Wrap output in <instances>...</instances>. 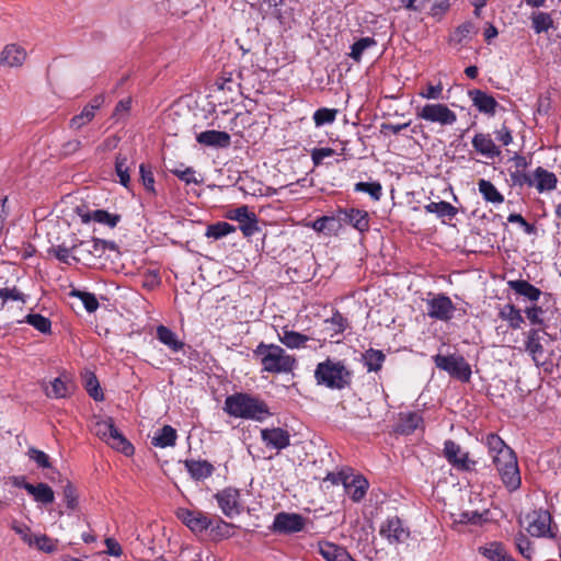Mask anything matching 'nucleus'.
Segmentation results:
<instances>
[{
    "label": "nucleus",
    "instance_id": "9d476101",
    "mask_svg": "<svg viewBox=\"0 0 561 561\" xmlns=\"http://www.w3.org/2000/svg\"><path fill=\"white\" fill-rule=\"evenodd\" d=\"M108 242L102 239L93 238L88 241H80L73 243L72 248H76L77 256H72L76 261H91L93 259H100L104 255Z\"/></svg>",
    "mask_w": 561,
    "mask_h": 561
},
{
    "label": "nucleus",
    "instance_id": "3c124183",
    "mask_svg": "<svg viewBox=\"0 0 561 561\" xmlns=\"http://www.w3.org/2000/svg\"><path fill=\"white\" fill-rule=\"evenodd\" d=\"M381 185L378 182H359L355 185V191L365 192L375 201H379L381 196Z\"/></svg>",
    "mask_w": 561,
    "mask_h": 561
},
{
    "label": "nucleus",
    "instance_id": "f03ea898",
    "mask_svg": "<svg viewBox=\"0 0 561 561\" xmlns=\"http://www.w3.org/2000/svg\"><path fill=\"white\" fill-rule=\"evenodd\" d=\"M486 446L502 482L510 491H516L522 483L514 450L496 434L486 436Z\"/></svg>",
    "mask_w": 561,
    "mask_h": 561
},
{
    "label": "nucleus",
    "instance_id": "603ef678",
    "mask_svg": "<svg viewBox=\"0 0 561 561\" xmlns=\"http://www.w3.org/2000/svg\"><path fill=\"white\" fill-rule=\"evenodd\" d=\"M474 149L483 154L488 159H494L500 156L501 151L499 147L494 145V142H472Z\"/></svg>",
    "mask_w": 561,
    "mask_h": 561
},
{
    "label": "nucleus",
    "instance_id": "49530a36",
    "mask_svg": "<svg viewBox=\"0 0 561 561\" xmlns=\"http://www.w3.org/2000/svg\"><path fill=\"white\" fill-rule=\"evenodd\" d=\"M36 502L42 504H51L55 501V495L53 489L46 483L36 484V491L33 495Z\"/></svg>",
    "mask_w": 561,
    "mask_h": 561
},
{
    "label": "nucleus",
    "instance_id": "c03bdc74",
    "mask_svg": "<svg viewBox=\"0 0 561 561\" xmlns=\"http://www.w3.org/2000/svg\"><path fill=\"white\" fill-rule=\"evenodd\" d=\"M533 28L537 34L547 32L552 27L553 21L549 13L538 12L533 15Z\"/></svg>",
    "mask_w": 561,
    "mask_h": 561
},
{
    "label": "nucleus",
    "instance_id": "6e6552de",
    "mask_svg": "<svg viewBox=\"0 0 561 561\" xmlns=\"http://www.w3.org/2000/svg\"><path fill=\"white\" fill-rule=\"evenodd\" d=\"M417 116L430 123H437L439 125H453L457 116L446 104L443 103H427L417 110Z\"/></svg>",
    "mask_w": 561,
    "mask_h": 561
},
{
    "label": "nucleus",
    "instance_id": "6ab92c4d",
    "mask_svg": "<svg viewBox=\"0 0 561 561\" xmlns=\"http://www.w3.org/2000/svg\"><path fill=\"white\" fill-rule=\"evenodd\" d=\"M339 220H341V227L345 225H351L355 229L360 232L368 230L369 220L367 211L359 209H339L337 211Z\"/></svg>",
    "mask_w": 561,
    "mask_h": 561
},
{
    "label": "nucleus",
    "instance_id": "dca6fc26",
    "mask_svg": "<svg viewBox=\"0 0 561 561\" xmlns=\"http://www.w3.org/2000/svg\"><path fill=\"white\" fill-rule=\"evenodd\" d=\"M444 456L457 469L470 470L476 465V461L469 459L468 453L451 439L444 444Z\"/></svg>",
    "mask_w": 561,
    "mask_h": 561
},
{
    "label": "nucleus",
    "instance_id": "f704fd0d",
    "mask_svg": "<svg viewBox=\"0 0 561 561\" xmlns=\"http://www.w3.org/2000/svg\"><path fill=\"white\" fill-rule=\"evenodd\" d=\"M309 340L310 337L308 335L286 329L283 331V334L279 335V341L289 348L305 347Z\"/></svg>",
    "mask_w": 561,
    "mask_h": 561
},
{
    "label": "nucleus",
    "instance_id": "bf43d9fd",
    "mask_svg": "<svg viewBox=\"0 0 561 561\" xmlns=\"http://www.w3.org/2000/svg\"><path fill=\"white\" fill-rule=\"evenodd\" d=\"M0 298L3 304L9 300L25 302L24 295L15 286L0 288Z\"/></svg>",
    "mask_w": 561,
    "mask_h": 561
},
{
    "label": "nucleus",
    "instance_id": "4d7b16f0",
    "mask_svg": "<svg viewBox=\"0 0 561 561\" xmlns=\"http://www.w3.org/2000/svg\"><path fill=\"white\" fill-rule=\"evenodd\" d=\"M515 545L519 553L526 559H530L533 554V548L530 540L522 533L515 537Z\"/></svg>",
    "mask_w": 561,
    "mask_h": 561
},
{
    "label": "nucleus",
    "instance_id": "864d4df0",
    "mask_svg": "<svg viewBox=\"0 0 561 561\" xmlns=\"http://www.w3.org/2000/svg\"><path fill=\"white\" fill-rule=\"evenodd\" d=\"M455 520L460 524L478 525L483 520V514L478 511H465L460 512Z\"/></svg>",
    "mask_w": 561,
    "mask_h": 561
},
{
    "label": "nucleus",
    "instance_id": "2f4dec72",
    "mask_svg": "<svg viewBox=\"0 0 561 561\" xmlns=\"http://www.w3.org/2000/svg\"><path fill=\"white\" fill-rule=\"evenodd\" d=\"M105 443L125 456H130L134 454L133 445L126 439V437L118 431L116 426Z\"/></svg>",
    "mask_w": 561,
    "mask_h": 561
},
{
    "label": "nucleus",
    "instance_id": "aec40b11",
    "mask_svg": "<svg viewBox=\"0 0 561 561\" xmlns=\"http://www.w3.org/2000/svg\"><path fill=\"white\" fill-rule=\"evenodd\" d=\"M261 438L267 447H272L277 450L284 449L290 444V435L288 431L280 427L262 430Z\"/></svg>",
    "mask_w": 561,
    "mask_h": 561
},
{
    "label": "nucleus",
    "instance_id": "a211bd4d",
    "mask_svg": "<svg viewBox=\"0 0 561 561\" xmlns=\"http://www.w3.org/2000/svg\"><path fill=\"white\" fill-rule=\"evenodd\" d=\"M104 100V95L102 94L94 96L92 101L82 108L80 114L75 115L70 119V128L80 129L90 123L95 117L96 111L103 105Z\"/></svg>",
    "mask_w": 561,
    "mask_h": 561
},
{
    "label": "nucleus",
    "instance_id": "e433bc0d",
    "mask_svg": "<svg viewBox=\"0 0 561 561\" xmlns=\"http://www.w3.org/2000/svg\"><path fill=\"white\" fill-rule=\"evenodd\" d=\"M500 317L503 320H506L512 329L520 328L524 322L520 310L514 305H505L500 311Z\"/></svg>",
    "mask_w": 561,
    "mask_h": 561
},
{
    "label": "nucleus",
    "instance_id": "412c9836",
    "mask_svg": "<svg viewBox=\"0 0 561 561\" xmlns=\"http://www.w3.org/2000/svg\"><path fill=\"white\" fill-rule=\"evenodd\" d=\"M26 58V51L16 44H8L0 54V65L5 67H20Z\"/></svg>",
    "mask_w": 561,
    "mask_h": 561
},
{
    "label": "nucleus",
    "instance_id": "052dcab7",
    "mask_svg": "<svg viewBox=\"0 0 561 561\" xmlns=\"http://www.w3.org/2000/svg\"><path fill=\"white\" fill-rule=\"evenodd\" d=\"M216 85L218 87L219 90H228L231 92L240 88V83L233 79L231 72L222 73V76L219 79H217Z\"/></svg>",
    "mask_w": 561,
    "mask_h": 561
},
{
    "label": "nucleus",
    "instance_id": "e2e57ef3",
    "mask_svg": "<svg viewBox=\"0 0 561 561\" xmlns=\"http://www.w3.org/2000/svg\"><path fill=\"white\" fill-rule=\"evenodd\" d=\"M75 251L76 248L71 245H66V243L59 244L55 248H51L49 252L54 253V255L62 263L68 264L70 259V253Z\"/></svg>",
    "mask_w": 561,
    "mask_h": 561
},
{
    "label": "nucleus",
    "instance_id": "09e8293b",
    "mask_svg": "<svg viewBox=\"0 0 561 561\" xmlns=\"http://www.w3.org/2000/svg\"><path fill=\"white\" fill-rule=\"evenodd\" d=\"M70 295L78 297L88 312H94L99 308V301L91 293L73 289Z\"/></svg>",
    "mask_w": 561,
    "mask_h": 561
},
{
    "label": "nucleus",
    "instance_id": "72a5a7b5",
    "mask_svg": "<svg viewBox=\"0 0 561 561\" xmlns=\"http://www.w3.org/2000/svg\"><path fill=\"white\" fill-rule=\"evenodd\" d=\"M157 337L161 343L169 346L174 352L182 350L184 346L183 342L176 337V334L164 325H159L157 328Z\"/></svg>",
    "mask_w": 561,
    "mask_h": 561
},
{
    "label": "nucleus",
    "instance_id": "6e6d98bb",
    "mask_svg": "<svg viewBox=\"0 0 561 561\" xmlns=\"http://www.w3.org/2000/svg\"><path fill=\"white\" fill-rule=\"evenodd\" d=\"M130 108H131V98H126L124 100H121L116 104V106L113 111L112 117L115 118L116 121H123L129 115Z\"/></svg>",
    "mask_w": 561,
    "mask_h": 561
},
{
    "label": "nucleus",
    "instance_id": "4468645a",
    "mask_svg": "<svg viewBox=\"0 0 561 561\" xmlns=\"http://www.w3.org/2000/svg\"><path fill=\"white\" fill-rule=\"evenodd\" d=\"M228 218L239 222V228L245 237H251L260 230L256 215L245 205L231 209Z\"/></svg>",
    "mask_w": 561,
    "mask_h": 561
},
{
    "label": "nucleus",
    "instance_id": "9b49d317",
    "mask_svg": "<svg viewBox=\"0 0 561 561\" xmlns=\"http://www.w3.org/2000/svg\"><path fill=\"white\" fill-rule=\"evenodd\" d=\"M306 519L295 513H278L273 523V530L279 534H294L305 528Z\"/></svg>",
    "mask_w": 561,
    "mask_h": 561
},
{
    "label": "nucleus",
    "instance_id": "cd10ccee",
    "mask_svg": "<svg viewBox=\"0 0 561 561\" xmlns=\"http://www.w3.org/2000/svg\"><path fill=\"white\" fill-rule=\"evenodd\" d=\"M422 416L416 412L401 414L396 426V432L402 435H410L422 424Z\"/></svg>",
    "mask_w": 561,
    "mask_h": 561
},
{
    "label": "nucleus",
    "instance_id": "1a4fd4ad",
    "mask_svg": "<svg viewBox=\"0 0 561 561\" xmlns=\"http://www.w3.org/2000/svg\"><path fill=\"white\" fill-rule=\"evenodd\" d=\"M379 534L390 545L403 543L410 537V530L398 516L388 517L380 526Z\"/></svg>",
    "mask_w": 561,
    "mask_h": 561
},
{
    "label": "nucleus",
    "instance_id": "b1692460",
    "mask_svg": "<svg viewBox=\"0 0 561 561\" xmlns=\"http://www.w3.org/2000/svg\"><path fill=\"white\" fill-rule=\"evenodd\" d=\"M184 466L192 479L196 481L209 478L215 471V467L207 460L186 459Z\"/></svg>",
    "mask_w": 561,
    "mask_h": 561
},
{
    "label": "nucleus",
    "instance_id": "de8ad7c7",
    "mask_svg": "<svg viewBox=\"0 0 561 561\" xmlns=\"http://www.w3.org/2000/svg\"><path fill=\"white\" fill-rule=\"evenodd\" d=\"M234 230H236V228L233 226H231L228 222L222 221V222H217L215 225L208 226L206 236L208 238L219 239V238H222V237L233 232Z\"/></svg>",
    "mask_w": 561,
    "mask_h": 561
},
{
    "label": "nucleus",
    "instance_id": "7ed1b4c3",
    "mask_svg": "<svg viewBox=\"0 0 561 561\" xmlns=\"http://www.w3.org/2000/svg\"><path fill=\"white\" fill-rule=\"evenodd\" d=\"M224 410L233 417L259 422L271 415L268 407L263 400L243 392L228 396Z\"/></svg>",
    "mask_w": 561,
    "mask_h": 561
},
{
    "label": "nucleus",
    "instance_id": "0e129e2a",
    "mask_svg": "<svg viewBox=\"0 0 561 561\" xmlns=\"http://www.w3.org/2000/svg\"><path fill=\"white\" fill-rule=\"evenodd\" d=\"M420 95L427 100H439L443 98V84L440 82L436 85L427 84Z\"/></svg>",
    "mask_w": 561,
    "mask_h": 561
},
{
    "label": "nucleus",
    "instance_id": "5701e85b",
    "mask_svg": "<svg viewBox=\"0 0 561 561\" xmlns=\"http://www.w3.org/2000/svg\"><path fill=\"white\" fill-rule=\"evenodd\" d=\"M319 553L327 561H355L347 550L341 546L329 541L319 542Z\"/></svg>",
    "mask_w": 561,
    "mask_h": 561
},
{
    "label": "nucleus",
    "instance_id": "69168bd1",
    "mask_svg": "<svg viewBox=\"0 0 561 561\" xmlns=\"http://www.w3.org/2000/svg\"><path fill=\"white\" fill-rule=\"evenodd\" d=\"M473 30L474 25L471 22H465L456 28L453 39L457 43H461L473 32Z\"/></svg>",
    "mask_w": 561,
    "mask_h": 561
},
{
    "label": "nucleus",
    "instance_id": "2eb2a0df",
    "mask_svg": "<svg viewBox=\"0 0 561 561\" xmlns=\"http://www.w3.org/2000/svg\"><path fill=\"white\" fill-rule=\"evenodd\" d=\"M454 311L453 301L445 295H437L427 301V314L433 319L448 321L453 318Z\"/></svg>",
    "mask_w": 561,
    "mask_h": 561
},
{
    "label": "nucleus",
    "instance_id": "4c0bfd02",
    "mask_svg": "<svg viewBox=\"0 0 561 561\" xmlns=\"http://www.w3.org/2000/svg\"><path fill=\"white\" fill-rule=\"evenodd\" d=\"M478 185L479 192L482 194L485 201L491 203H502L504 201L503 195L490 181L482 179L479 181Z\"/></svg>",
    "mask_w": 561,
    "mask_h": 561
},
{
    "label": "nucleus",
    "instance_id": "f8f14e48",
    "mask_svg": "<svg viewBox=\"0 0 561 561\" xmlns=\"http://www.w3.org/2000/svg\"><path fill=\"white\" fill-rule=\"evenodd\" d=\"M76 213L79 215L83 224H88L93 220L98 224L114 228L121 221V215L110 214L103 209L90 210L85 205L77 206Z\"/></svg>",
    "mask_w": 561,
    "mask_h": 561
},
{
    "label": "nucleus",
    "instance_id": "473e14b6",
    "mask_svg": "<svg viewBox=\"0 0 561 561\" xmlns=\"http://www.w3.org/2000/svg\"><path fill=\"white\" fill-rule=\"evenodd\" d=\"M176 437V431L170 425H164L157 435L152 437L151 444L160 448L171 447L175 445Z\"/></svg>",
    "mask_w": 561,
    "mask_h": 561
},
{
    "label": "nucleus",
    "instance_id": "c756f323",
    "mask_svg": "<svg viewBox=\"0 0 561 561\" xmlns=\"http://www.w3.org/2000/svg\"><path fill=\"white\" fill-rule=\"evenodd\" d=\"M311 227L317 232H323L325 234H336L341 230V220L336 216H323L316 219Z\"/></svg>",
    "mask_w": 561,
    "mask_h": 561
},
{
    "label": "nucleus",
    "instance_id": "680f3d73",
    "mask_svg": "<svg viewBox=\"0 0 561 561\" xmlns=\"http://www.w3.org/2000/svg\"><path fill=\"white\" fill-rule=\"evenodd\" d=\"M33 545L36 546L38 550L46 553H51L56 550V545L46 535L34 536Z\"/></svg>",
    "mask_w": 561,
    "mask_h": 561
},
{
    "label": "nucleus",
    "instance_id": "7c9ffc66",
    "mask_svg": "<svg viewBox=\"0 0 561 561\" xmlns=\"http://www.w3.org/2000/svg\"><path fill=\"white\" fill-rule=\"evenodd\" d=\"M508 286L516 294L528 298L531 301H537L541 295V290L527 280L517 279L508 282Z\"/></svg>",
    "mask_w": 561,
    "mask_h": 561
},
{
    "label": "nucleus",
    "instance_id": "774afa93",
    "mask_svg": "<svg viewBox=\"0 0 561 561\" xmlns=\"http://www.w3.org/2000/svg\"><path fill=\"white\" fill-rule=\"evenodd\" d=\"M511 179H512L514 185H518V186L527 185L529 187L534 186V180H533L534 174L530 175L525 172L516 171L511 174Z\"/></svg>",
    "mask_w": 561,
    "mask_h": 561
},
{
    "label": "nucleus",
    "instance_id": "5fc2aeb1",
    "mask_svg": "<svg viewBox=\"0 0 561 561\" xmlns=\"http://www.w3.org/2000/svg\"><path fill=\"white\" fill-rule=\"evenodd\" d=\"M62 495L68 508L75 510L78 506V493L71 482L67 481Z\"/></svg>",
    "mask_w": 561,
    "mask_h": 561
},
{
    "label": "nucleus",
    "instance_id": "ddd939ff",
    "mask_svg": "<svg viewBox=\"0 0 561 561\" xmlns=\"http://www.w3.org/2000/svg\"><path fill=\"white\" fill-rule=\"evenodd\" d=\"M175 515L194 533H202L211 525V519L201 511L180 507L176 510Z\"/></svg>",
    "mask_w": 561,
    "mask_h": 561
},
{
    "label": "nucleus",
    "instance_id": "20e7f679",
    "mask_svg": "<svg viewBox=\"0 0 561 561\" xmlns=\"http://www.w3.org/2000/svg\"><path fill=\"white\" fill-rule=\"evenodd\" d=\"M254 355L260 358L262 370L271 374H289L297 366L295 356L276 344L261 342L254 350Z\"/></svg>",
    "mask_w": 561,
    "mask_h": 561
},
{
    "label": "nucleus",
    "instance_id": "0eeeda50",
    "mask_svg": "<svg viewBox=\"0 0 561 561\" xmlns=\"http://www.w3.org/2000/svg\"><path fill=\"white\" fill-rule=\"evenodd\" d=\"M215 499L222 514L228 518L239 516L243 511L241 493L236 488L227 486L218 491Z\"/></svg>",
    "mask_w": 561,
    "mask_h": 561
},
{
    "label": "nucleus",
    "instance_id": "ea45409f",
    "mask_svg": "<svg viewBox=\"0 0 561 561\" xmlns=\"http://www.w3.org/2000/svg\"><path fill=\"white\" fill-rule=\"evenodd\" d=\"M84 388L90 397H92L95 401H102L104 399V394L101 390L99 380L96 376L91 371H85L84 374Z\"/></svg>",
    "mask_w": 561,
    "mask_h": 561
},
{
    "label": "nucleus",
    "instance_id": "a878e982",
    "mask_svg": "<svg viewBox=\"0 0 561 561\" xmlns=\"http://www.w3.org/2000/svg\"><path fill=\"white\" fill-rule=\"evenodd\" d=\"M478 550L480 554L490 561H514L503 543L499 541L489 542L485 546L479 547Z\"/></svg>",
    "mask_w": 561,
    "mask_h": 561
},
{
    "label": "nucleus",
    "instance_id": "8fccbe9b",
    "mask_svg": "<svg viewBox=\"0 0 561 561\" xmlns=\"http://www.w3.org/2000/svg\"><path fill=\"white\" fill-rule=\"evenodd\" d=\"M337 114V110L322 107L314 112L313 121L317 126H322L324 124L332 123Z\"/></svg>",
    "mask_w": 561,
    "mask_h": 561
},
{
    "label": "nucleus",
    "instance_id": "13d9d810",
    "mask_svg": "<svg viewBox=\"0 0 561 561\" xmlns=\"http://www.w3.org/2000/svg\"><path fill=\"white\" fill-rule=\"evenodd\" d=\"M325 323L329 324L330 329L335 333H342L347 327V319L339 311H335L330 319L325 320Z\"/></svg>",
    "mask_w": 561,
    "mask_h": 561
},
{
    "label": "nucleus",
    "instance_id": "a19ab883",
    "mask_svg": "<svg viewBox=\"0 0 561 561\" xmlns=\"http://www.w3.org/2000/svg\"><path fill=\"white\" fill-rule=\"evenodd\" d=\"M427 213L437 214L439 217H454L457 209L448 202H432L425 206Z\"/></svg>",
    "mask_w": 561,
    "mask_h": 561
},
{
    "label": "nucleus",
    "instance_id": "58836bf2",
    "mask_svg": "<svg viewBox=\"0 0 561 561\" xmlns=\"http://www.w3.org/2000/svg\"><path fill=\"white\" fill-rule=\"evenodd\" d=\"M377 42L373 37H362L358 41H356L351 46V51L348 56L356 62H359L363 56V53L373 46H376Z\"/></svg>",
    "mask_w": 561,
    "mask_h": 561
},
{
    "label": "nucleus",
    "instance_id": "423d86ee",
    "mask_svg": "<svg viewBox=\"0 0 561 561\" xmlns=\"http://www.w3.org/2000/svg\"><path fill=\"white\" fill-rule=\"evenodd\" d=\"M437 368L445 370L450 377L462 382H468L471 378V367L460 355H440L433 357Z\"/></svg>",
    "mask_w": 561,
    "mask_h": 561
},
{
    "label": "nucleus",
    "instance_id": "bb28decb",
    "mask_svg": "<svg viewBox=\"0 0 561 561\" xmlns=\"http://www.w3.org/2000/svg\"><path fill=\"white\" fill-rule=\"evenodd\" d=\"M348 486H345V492L351 496L354 502H359L366 495L368 490V481L363 476H350V480L347 483Z\"/></svg>",
    "mask_w": 561,
    "mask_h": 561
},
{
    "label": "nucleus",
    "instance_id": "c9c22d12",
    "mask_svg": "<svg viewBox=\"0 0 561 561\" xmlns=\"http://www.w3.org/2000/svg\"><path fill=\"white\" fill-rule=\"evenodd\" d=\"M385 354L381 351L369 348L363 354V360L368 371H378L385 362Z\"/></svg>",
    "mask_w": 561,
    "mask_h": 561
},
{
    "label": "nucleus",
    "instance_id": "f3484780",
    "mask_svg": "<svg viewBox=\"0 0 561 561\" xmlns=\"http://www.w3.org/2000/svg\"><path fill=\"white\" fill-rule=\"evenodd\" d=\"M527 531L533 537H545L550 533L551 517L547 511H534L526 516Z\"/></svg>",
    "mask_w": 561,
    "mask_h": 561
},
{
    "label": "nucleus",
    "instance_id": "79ce46f5",
    "mask_svg": "<svg viewBox=\"0 0 561 561\" xmlns=\"http://www.w3.org/2000/svg\"><path fill=\"white\" fill-rule=\"evenodd\" d=\"M115 428V424L112 417H106L104 420H98L94 422L92 431L93 433L100 437L102 440L106 442L111 433H113Z\"/></svg>",
    "mask_w": 561,
    "mask_h": 561
},
{
    "label": "nucleus",
    "instance_id": "f257e3e1",
    "mask_svg": "<svg viewBox=\"0 0 561 561\" xmlns=\"http://www.w3.org/2000/svg\"><path fill=\"white\" fill-rule=\"evenodd\" d=\"M202 113L192 110L186 101L174 102L162 116V129L168 137L195 140H230L226 131L204 129Z\"/></svg>",
    "mask_w": 561,
    "mask_h": 561
},
{
    "label": "nucleus",
    "instance_id": "a18cd8bd",
    "mask_svg": "<svg viewBox=\"0 0 561 561\" xmlns=\"http://www.w3.org/2000/svg\"><path fill=\"white\" fill-rule=\"evenodd\" d=\"M70 393V385L61 378H55L51 381L50 389L46 390V394L53 398H66Z\"/></svg>",
    "mask_w": 561,
    "mask_h": 561
},
{
    "label": "nucleus",
    "instance_id": "39448f33",
    "mask_svg": "<svg viewBox=\"0 0 561 561\" xmlns=\"http://www.w3.org/2000/svg\"><path fill=\"white\" fill-rule=\"evenodd\" d=\"M314 377L319 385L331 389H343L350 383V373L345 366L330 359L318 364Z\"/></svg>",
    "mask_w": 561,
    "mask_h": 561
},
{
    "label": "nucleus",
    "instance_id": "37998d69",
    "mask_svg": "<svg viewBox=\"0 0 561 561\" xmlns=\"http://www.w3.org/2000/svg\"><path fill=\"white\" fill-rule=\"evenodd\" d=\"M25 322L38 330L41 333H50L51 322L48 318L39 313H30L25 317Z\"/></svg>",
    "mask_w": 561,
    "mask_h": 561
},
{
    "label": "nucleus",
    "instance_id": "393cba45",
    "mask_svg": "<svg viewBox=\"0 0 561 561\" xmlns=\"http://www.w3.org/2000/svg\"><path fill=\"white\" fill-rule=\"evenodd\" d=\"M534 186L539 193L552 191L557 187L558 179L553 172H550L542 167H538L534 171Z\"/></svg>",
    "mask_w": 561,
    "mask_h": 561
},
{
    "label": "nucleus",
    "instance_id": "c85d7f7f",
    "mask_svg": "<svg viewBox=\"0 0 561 561\" xmlns=\"http://www.w3.org/2000/svg\"><path fill=\"white\" fill-rule=\"evenodd\" d=\"M545 334L546 332L541 330L531 329L527 336L526 351L529 352V354L536 362H539V359H541L543 355V346L540 341L542 335Z\"/></svg>",
    "mask_w": 561,
    "mask_h": 561
},
{
    "label": "nucleus",
    "instance_id": "4be33fe9",
    "mask_svg": "<svg viewBox=\"0 0 561 561\" xmlns=\"http://www.w3.org/2000/svg\"><path fill=\"white\" fill-rule=\"evenodd\" d=\"M468 95L470 100L472 101V104L484 114L493 115L495 113V110L497 107L496 100L488 94L486 92L482 90H470L468 92Z\"/></svg>",
    "mask_w": 561,
    "mask_h": 561
},
{
    "label": "nucleus",
    "instance_id": "338daca9",
    "mask_svg": "<svg viewBox=\"0 0 561 561\" xmlns=\"http://www.w3.org/2000/svg\"><path fill=\"white\" fill-rule=\"evenodd\" d=\"M28 456L31 459H33L38 465V467H41V468H49L50 467L49 457L44 451L32 447L28 449Z\"/></svg>",
    "mask_w": 561,
    "mask_h": 561
}]
</instances>
